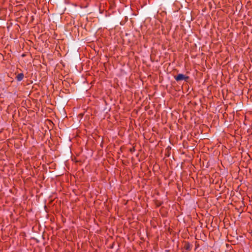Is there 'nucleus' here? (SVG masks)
I'll use <instances>...</instances> for the list:
<instances>
[{
    "mask_svg": "<svg viewBox=\"0 0 252 252\" xmlns=\"http://www.w3.org/2000/svg\"><path fill=\"white\" fill-rule=\"evenodd\" d=\"M189 78V76H186L183 74H178L177 75L174 76V79L177 81L185 80L187 82Z\"/></svg>",
    "mask_w": 252,
    "mask_h": 252,
    "instance_id": "f257e3e1",
    "label": "nucleus"
},
{
    "mask_svg": "<svg viewBox=\"0 0 252 252\" xmlns=\"http://www.w3.org/2000/svg\"><path fill=\"white\" fill-rule=\"evenodd\" d=\"M184 249L187 251H190L191 249V245L187 241L184 242Z\"/></svg>",
    "mask_w": 252,
    "mask_h": 252,
    "instance_id": "f03ea898",
    "label": "nucleus"
},
{
    "mask_svg": "<svg viewBox=\"0 0 252 252\" xmlns=\"http://www.w3.org/2000/svg\"><path fill=\"white\" fill-rule=\"evenodd\" d=\"M24 77V75L23 73L18 74L15 78L18 81H22Z\"/></svg>",
    "mask_w": 252,
    "mask_h": 252,
    "instance_id": "7ed1b4c3",
    "label": "nucleus"
},
{
    "mask_svg": "<svg viewBox=\"0 0 252 252\" xmlns=\"http://www.w3.org/2000/svg\"><path fill=\"white\" fill-rule=\"evenodd\" d=\"M135 148L134 147H133L132 148H130L129 149V151L131 152V153H133L135 151Z\"/></svg>",
    "mask_w": 252,
    "mask_h": 252,
    "instance_id": "20e7f679",
    "label": "nucleus"
}]
</instances>
